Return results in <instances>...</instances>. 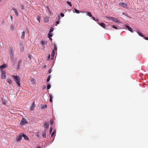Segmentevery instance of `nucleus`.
<instances>
[{
	"mask_svg": "<svg viewBox=\"0 0 148 148\" xmlns=\"http://www.w3.org/2000/svg\"><path fill=\"white\" fill-rule=\"evenodd\" d=\"M99 25H100L101 26L104 28H105L106 26L105 24L103 23H99Z\"/></svg>",
	"mask_w": 148,
	"mask_h": 148,
	"instance_id": "nucleus-18",
	"label": "nucleus"
},
{
	"mask_svg": "<svg viewBox=\"0 0 148 148\" xmlns=\"http://www.w3.org/2000/svg\"><path fill=\"white\" fill-rule=\"evenodd\" d=\"M92 18L94 20H95V18L94 17L92 16Z\"/></svg>",
	"mask_w": 148,
	"mask_h": 148,
	"instance_id": "nucleus-44",
	"label": "nucleus"
},
{
	"mask_svg": "<svg viewBox=\"0 0 148 148\" xmlns=\"http://www.w3.org/2000/svg\"><path fill=\"white\" fill-rule=\"evenodd\" d=\"M6 81L9 84H11L12 83V81L11 79L9 78H7Z\"/></svg>",
	"mask_w": 148,
	"mask_h": 148,
	"instance_id": "nucleus-17",
	"label": "nucleus"
},
{
	"mask_svg": "<svg viewBox=\"0 0 148 148\" xmlns=\"http://www.w3.org/2000/svg\"><path fill=\"white\" fill-rule=\"evenodd\" d=\"M51 85L50 84H48L47 86V89H49L51 88Z\"/></svg>",
	"mask_w": 148,
	"mask_h": 148,
	"instance_id": "nucleus-32",
	"label": "nucleus"
},
{
	"mask_svg": "<svg viewBox=\"0 0 148 148\" xmlns=\"http://www.w3.org/2000/svg\"><path fill=\"white\" fill-rule=\"evenodd\" d=\"M22 136L24 137L25 139L26 140H28V137L24 134H22Z\"/></svg>",
	"mask_w": 148,
	"mask_h": 148,
	"instance_id": "nucleus-20",
	"label": "nucleus"
},
{
	"mask_svg": "<svg viewBox=\"0 0 148 148\" xmlns=\"http://www.w3.org/2000/svg\"><path fill=\"white\" fill-rule=\"evenodd\" d=\"M56 133V131L54 130L51 134V136L53 137Z\"/></svg>",
	"mask_w": 148,
	"mask_h": 148,
	"instance_id": "nucleus-27",
	"label": "nucleus"
},
{
	"mask_svg": "<svg viewBox=\"0 0 148 148\" xmlns=\"http://www.w3.org/2000/svg\"><path fill=\"white\" fill-rule=\"evenodd\" d=\"M49 101L51 102H52V96L51 95H49Z\"/></svg>",
	"mask_w": 148,
	"mask_h": 148,
	"instance_id": "nucleus-23",
	"label": "nucleus"
},
{
	"mask_svg": "<svg viewBox=\"0 0 148 148\" xmlns=\"http://www.w3.org/2000/svg\"><path fill=\"white\" fill-rule=\"evenodd\" d=\"M1 78L2 79H5L6 78V73L4 71L1 70Z\"/></svg>",
	"mask_w": 148,
	"mask_h": 148,
	"instance_id": "nucleus-2",
	"label": "nucleus"
},
{
	"mask_svg": "<svg viewBox=\"0 0 148 148\" xmlns=\"http://www.w3.org/2000/svg\"><path fill=\"white\" fill-rule=\"evenodd\" d=\"M47 133V130H44L42 133V136L44 138H45L46 137V134Z\"/></svg>",
	"mask_w": 148,
	"mask_h": 148,
	"instance_id": "nucleus-12",
	"label": "nucleus"
},
{
	"mask_svg": "<svg viewBox=\"0 0 148 148\" xmlns=\"http://www.w3.org/2000/svg\"><path fill=\"white\" fill-rule=\"evenodd\" d=\"M4 87L5 88H7L8 86V85L7 84H6L4 86Z\"/></svg>",
	"mask_w": 148,
	"mask_h": 148,
	"instance_id": "nucleus-38",
	"label": "nucleus"
},
{
	"mask_svg": "<svg viewBox=\"0 0 148 148\" xmlns=\"http://www.w3.org/2000/svg\"><path fill=\"white\" fill-rule=\"evenodd\" d=\"M46 88V86H43V88H42V89H44V88Z\"/></svg>",
	"mask_w": 148,
	"mask_h": 148,
	"instance_id": "nucleus-43",
	"label": "nucleus"
},
{
	"mask_svg": "<svg viewBox=\"0 0 148 148\" xmlns=\"http://www.w3.org/2000/svg\"><path fill=\"white\" fill-rule=\"evenodd\" d=\"M35 106V104L34 102L32 104V105L30 107V110H33Z\"/></svg>",
	"mask_w": 148,
	"mask_h": 148,
	"instance_id": "nucleus-13",
	"label": "nucleus"
},
{
	"mask_svg": "<svg viewBox=\"0 0 148 148\" xmlns=\"http://www.w3.org/2000/svg\"><path fill=\"white\" fill-rule=\"evenodd\" d=\"M137 33L140 36H141L142 37H144L143 35L142 34V33H140V32H137Z\"/></svg>",
	"mask_w": 148,
	"mask_h": 148,
	"instance_id": "nucleus-26",
	"label": "nucleus"
},
{
	"mask_svg": "<svg viewBox=\"0 0 148 148\" xmlns=\"http://www.w3.org/2000/svg\"><path fill=\"white\" fill-rule=\"evenodd\" d=\"M48 36L49 37H51L52 36V34L49 32L48 34Z\"/></svg>",
	"mask_w": 148,
	"mask_h": 148,
	"instance_id": "nucleus-30",
	"label": "nucleus"
},
{
	"mask_svg": "<svg viewBox=\"0 0 148 148\" xmlns=\"http://www.w3.org/2000/svg\"><path fill=\"white\" fill-rule=\"evenodd\" d=\"M66 2L71 7L72 6L71 3L69 1H67Z\"/></svg>",
	"mask_w": 148,
	"mask_h": 148,
	"instance_id": "nucleus-28",
	"label": "nucleus"
},
{
	"mask_svg": "<svg viewBox=\"0 0 148 148\" xmlns=\"http://www.w3.org/2000/svg\"><path fill=\"white\" fill-rule=\"evenodd\" d=\"M12 77L13 78L14 81L16 82L18 86H20V80L19 77L17 76H15L14 75H12Z\"/></svg>",
	"mask_w": 148,
	"mask_h": 148,
	"instance_id": "nucleus-1",
	"label": "nucleus"
},
{
	"mask_svg": "<svg viewBox=\"0 0 148 148\" xmlns=\"http://www.w3.org/2000/svg\"><path fill=\"white\" fill-rule=\"evenodd\" d=\"M13 10L14 11V12L15 13L16 15V16H18V13L17 11L14 8Z\"/></svg>",
	"mask_w": 148,
	"mask_h": 148,
	"instance_id": "nucleus-19",
	"label": "nucleus"
},
{
	"mask_svg": "<svg viewBox=\"0 0 148 148\" xmlns=\"http://www.w3.org/2000/svg\"><path fill=\"white\" fill-rule=\"evenodd\" d=\"M54 55H55V51H54V50H53L52 51V52L51 54V60H53L54 59Z\"/></svg>",
	"mask_w": 148,
	"mask_h": 148,
	"instance_id": "nucleus-16",
	"label": "nucleus"
},
{
	"mask_svg": "<svg viewBox=\"0 0 148 148\" xmlns=\"http://www.w3.org/2000/svg\"><path fill=\"white\" fill-rule=\"evenodd\" d=\"M52 131V128H50V129L49 132L50 133H51Z\"/></svg>",
	"mask_w": 148,
	"mask_h": 148,
	"instance_id": "nucleus-37",
	"label": "nucleus"
},
{
	"mask_svg": "<svg viewBox=\"0 0 148 148\" xmlns=\"http://www.w3.org/2000/svg\"><path fill=\"white\" fill-rule=\"evenodd\" d=\"M40 43L42 45H45L46 43V41L42 40L40 42Z\"/></svg>",
	"mask_w": 148,
	"mask_h": 148,
	"instance_id": "nucleus-24",
	"label": "nucleus"
},
{
	"mask_svg": "<svg viewBox=\"0 0 148 148\" xmlns=\"http://www.w3.org/2000/svg\"><path fill=\"white\" fill-rule=\"evenodd\" d=\"M144 39L146 40H148V37H144Z\"/></svg>",
	"mask_w": 148,
	"mask_h": 148,
	"instance_id": "nucleus-40",
	"label": "nucleus"
},
{
	"mask_svg": "<svg viewBox=\"0 0 148 148\" xmlns=\"http://www.w3.org/2000/svg\"><path fill=\"white\" fill-rule=\"evenodd\" d=\"M22 136V133L20 134L17 137L16 140L17 141H19L21 140Z\"/></svg>",
	"mask_w": 148,
	"mask_h": 148,
	"instance_id": "nucleus-6",
	"label": "nucleus"
},
{
	"mask_svg": "<svg viewBox=\"0 0 148 148\" xmlns=\"http://www.w3.org/2000/svg\"><path fill=\"white\" fill-rule=\"evenodd\" d=\"M23 120H23V118L22 120V121H23Z\"/></svg>",
	"mask_w": 148,
	"mask_h": 148,
	"instance_id": "nucleus-49",
	"label": "nucleus"
},
{
	"mask_svg": "<svg viewBox=\"0 0 148 148\" xmlns=\"http://www.w3.org/2000/svg\"><path fill=\"white\" fill-rule=\"evenodd\" d=\"M47 106L46 104H41L40 105V109H43L47 108Z\"/></svg>",
	"mask_w": 148,
	"mask_h": 148,
	"instance_id": "nucleus-8",
	"label": "nucleus"
},
{
	"mask_svg": "<svg viewBox=\"0 0 148 148\" xmlns=\"http://www.w3.org/2000/svg\"><path fill=\"white\" fill-rule=\"evenodd\" d=\"M50 55H49L48 56V58H50Z\"/></svg>",
	"mask_w": 148,
	"mask_h": 148,
	"instance_id": "nucleus-45",
	"label": "nucleus"
},
{
	"mask_svg": "<svg viewBox=\"0 0 148 148\" xmlns=\"http://www.w3.org/2000/svg\"><path fill=\"white\" fill-rule=\"evenodd\" d=\"M86 12L87 13V15L88 16L90 17H92V15L90 12Z\"/></svg>",
	"mask_w": 148,
	"mask_h": 148,
	"instance_id": "nucleus-22",
	"label": "nucleus"
},
{
	"mask_svg": "<svg viewBox=\"0 0 148 148\" xmlns=\"http://www.w3.org/2000/svg\"><path fill=\"white\" fill-rule=\"evenodd\" d=\"M22 62V60L20 59L18 62V65H17V67L18 69L19 66L21 65V64Z\"/></svg>",
	"mask_w": 148,
	"mask_h": 148,
	"instance_id": "nucleus-9",
	"label": "nucleus"
},
{
	"mask_svg": "<svg viewBox=\"0 0 148 148\" xmlns=\"http://www.w3.org/2000/svg\"><path fill=\"white\" fill-rule=\"evenodd\" d=\"M74 10H75V12L76 13L78 14L80 12L79 11V10L76 9H75Z\"/></svg>",
	"mask_w": 148,
	"mask_h": 148,
	"instance_id": "nucleus-29",
	"label": "nucleus"
},
{
	"mask_svg": "<svg viewBox=\"0 0 148 148\" xmlns=\"http://www.w3.org/2000/svg\"><path fill=\"white\" fill-rule=\"evenodd\" d=\"M57 25L59 23V21H57L56 22Z\"/></svg>",
	"mask_w": 148,
	"mask_h": 148,
	"instance_id": "nucleus-39",
	"label": "nucleus"
},
{
	"mask_svg": "<svg viewBox=\"0 0 148 148\" xmlns=\"http://www.w3.org/2000/svg\"><path fill=\"white\" fill-rule=\"evenodd\" d=\"M54 48L55 50H57V47L56 45H54Z\"/></svg>",
	"mask_w": 148,
	"mask_h": 148,
	"instance_id": "nucleus-36",
	"label": "nucleus"
},
{
	"mask_svg": "<svg viewBox=\"0 0 148 148\" xmlns=\"http://www.w3.org/2000/svg\"><path fill=\"white\" fill-rule=\"evenodd\" d=\"M37 148H41L40 147H38Z\"/></svg>",
	"mask_w": 148,
	"mask_h": 148,
	"instance_id": "nucleus-48",
	"label": "nucleus"
},
{
	"mask_svg": "<svg viewBox=\"0 0 148 148\" xmlns=\"http://www.w3.org/2000/svg\"><path fill=\"white\" fill-rule=\"evenodd\" d=\"M28 123L27 122V121H21L20 122V124L22 125H24Z\"/></svg>",
	"mask_w": 148,
	"mask_h": 148,
	"instance_id": "nucleus-11",
	"label": "nucleus"
},
{
	"mask_svg": "<svg viewBox=\"0 0 148 148\" xmlns=\"http://www.w3.org/2000/svg\"><path fill=\"white\" fill-rule=\"evenodd\" d=\"M119 5L122 6L123 8H127V5L125 3H120L119 4Z\"/></svg>",
	"mask_w": 148,
	"mask_h": 148,
	"instance_id": "nucleus-5",
	"label": "nucleus"
},
{
	"mask_svg": "<svg viewBox=\"0 0 148 148\" xmlns=\"http://www.w3.org/2000/svg\"><path fill=\"white\" fill-rule=\"evenodd\" d=\"M54 29H53V28H51L50 30V31H49V32L50 33H51V32H52L53 30Z\"/></svg>",
	"mask_w": 148,
	"mask_h": 148,
	"instance_id": "nucleus-33",
	"label": "nucleus"
},
{
	"mask_svg": "<svg viewBox=\"0 0 148 148\" xmlns=\"http://www.w3.org/2000/svg\"><path fill=\"white\" fill-rule=\"evenodd\" d=\"M10 17H11V18L12 19L13 18V17H12V16H10Z\"/></svg>",
	"mask_w": 148,
	"mask_h": 148,
	"instance_id": "nucleus-46",
	"label": "nucleus"
},
{
	"mask_svg": "<svg viewBox=\"0 0 148 148\" xmlns=\"http://www.w3.org/2000/svg\"><path fill=\"white\" fill-rule=\"evenodd\" d=\"M1 0H0V2L1 1Z\"/></svg>",
	"mask_w": 148,
	"mask_h": 148,
	"instance_id": "nucleus-52",
	"label": "nucleus"
},
{
	"mask_svg": "<svg viewBox=\"0 0 148 148\" xmlns=\"http://www.w3.org/2000/svg\"><path fill=\"white\" fill-rule=\"evenodd\" d=\"M123 14H124V13H123Z\"/></svg>",
	"mask_w": 148,
	"mask_h": 148,
	"instance_id": "nucleus-50",
	"label": "nucleus"
},
{
	"mask_svg": "<svg viewBox=\"0 0 148 148\" xmlns=\"http://www.w3.org/2000/svg\"><path fill=\"white\" fill-rule=\"evenodd\" d=\"M10 54V56L12 58H13L14 56V51L12 49H10L9 51Z\"/></svg>",
	"mask_w": 148,
	"mask_h": 148,
	"instance_id": "nucleus-7",
	"label": "nucleus"
},
{
	"mask_svg": "<svg viewBox=\"0 0 148 148\" xmlns=\"http://www.w3.org/2000/svg\"><path fill=\"white\" fill-rule=\"evenodd\" d=\"M53 121H51V125H52L53 123Z\"/></svg>",
	"mask_w": 148,
	"mask_h": 148,
	"instance_id": "nucleus-41",
	"label": "nucleus"
},
{
	"mask_svg": "<svg viewBox=\"0 0 148 148\" xmlns=\"http://www.w3.org/2000/svg\"><path fill=\"white\" fill-rule=\"evenodd\" d=\"M50 18L49 17L47 16L45 17L44 20V21L46 22H48L49 21Z\"/></svg>",
	"mask_w": 148,
	"mask_h": 148,
	"instance_id": "nucleus-14",
	"label": "nucleus"
},
{
	"mask_svg": "<svg viewBox=\"0 0 148 148\" xmlns=\"http://www.w3.org/2000/svg\"><path fill=\"white\" fill-rule=\"evenodd\" d=\"M112 27L116 29H118V28H117V27H116V26H114V25H112Z\"/></svg>",
	"mask_w": 148,
	"mask_h": 148,
	"instance_id": "nucleus-34",
	"label": "nucleus"
},
{
	"mask_svg": "<svg viewBox=\"0 0 148 148\" xmlns=\"http://www.w3.org/2000/svg\"><path fill=\"white\" fill-rule=\"evenodd\" d=\"M50 79V75H49L48 76V77L47 79V82H48L49 81Z\"/></svg>",
	"mask_w": 148,
	"mask_h": 148,
	"instance_id": "nucleus-25",
	"label": "nucleus"
},
{
	"mask_svg": "<svg viewBox=\"0 0 148 148\" xmlns=\"http://www.w3.org/2000/svg\"><path fill=\"white\" fill-rule=\"evenodd\" d=\"M49 122H43V125L44 126V128H45V130H47L49 127Z\"/></svg>",
	"mask_w": 148,
	"mask_h": 148,
	"instance_id": "nucleus-3",
	"label": "nucleus"
},
{
	"mask_svg": "<svg viewBox=\"0 0 148 148\" xmlns=\"http://www.w3.org/2000/svg\"><path fill=\"white\" fill-rule=\"evenodd\" d=\"M25 31L24 30V31L22 33V35L21 36V38H23L25 37Z\"/></svg>",
	"mask_w": 148,
	"mask_h": 148,
	"instance_id": "nucleus-21",
	"label": "nucleus"
},
{
	"mask_svg": "<svg viewBox=\"0 0 148 148\" xmlns=\"http://www.w3.org/2000/svg\"><path fill=\"white\" fill-rule=\"evenodd\" d=\"M37 19H38V20H39L38 19V18H37Z\"/></svg>",
	"mask_w": 148,
	"mask_h": 148,
	"instance_id": "nucleus-51",
	"label": "nucleus"
},
{
	"mask_svg": "<svg viewBox=\"0 0 148 148\" xmlns=\"http://www.w3.org/2000/svg\"><path fill=\"white\" fill-rule=\"evenodd\" d=\"M30 81L32 82L33 84H34L35 82V80L34 79H30Z\"/></svg>",
	"mask_w": 148,
	"mask_h": 148,
	"instance_id": "nucleus-31",
	"label": "nucleus"
},
{
	"mask_svg": "<svg viewBox=\"0 0 148 148\" xmlns=\"http://www.w3.org/2000/svg\"><path fill=\"white\" fill-rule=\"evenodd\" d=\"M111 20L113 21H114L118 23H121L120 21L118 20V18H116L114 17H109V18Z\"/></svg>",
	"mask_w": 148,
	"mask_h": 148,
	"instance_id": "nucleus-4",
	"label": "nucleus"
},
{
	"mask_svg": "<svg viewBox=\"0 0 148 148\" xmlns=\"http://www.w3.org/2000/svg\"><path fill=\"white\" fill-rule=\"evenodd\" d=\"M49 39L51 40H52V38H51L50 37H49Z\"/></svg>",
	"mask_w": 148,
	"mask_h": 148,
	"instance_id": "nucleus-47",
	"label": "nucleus"
},
{
	"mask_svg": "<svg viewBox=\"0 0 148 148\" xmlns=\"http://www.w3.org/2000/svg\"><path fill=\"white\" fill-rule=\"evenodd\" d=\"M60 15L61 17H63L64 16V14L62 13H61L60 14Z\"/></svg>",
	"mask_w": 148,
	"mask_h": 148,
	"instance_id": "nucleus-35",
	"label": "nucleus"
},
{
	"mask_svg": "<svg viewBox=\"0 0 148 148\" xmlns=\"http://www.w3.org/2000/svg\"><path fill=\"white\" fill-rule=\"evenodd\" d=\"M7 67V65L6 64H3L0 66V69H4L6 68Z\"/></svg>",
	"mask_w": 148,
	"mask_h": 148,
	"instance_id": "nucleus-15",
	"label": "nucleus"
},
{
	"mask_svg": "<svg viewBox=\"0 0 148 148\" xmlns=\"http://www.w3.org/2000/svg\"><path fill=\"white\" fill-rule=\"evenodd\" d=\"M126 28H127L129 31H130L131 32L133 33V31L132 30V29L131 27H129L128 26L126 25Z\"/></svg>",
	"mask_w": 148,
	"mask_h": 148,
	"instance_id": "nucleus-10",
	"label": "nucleus"
},
{
	"mask_svg": "<svg viewBox=\"0 0 148 148\" xmlns=\"http://www.w3.org/2000/svg\"><path fill=\"white\" fill-rule=\"evenodd\" d=\"M60 17L59 15L58 16V20H59L60 19Z\"/></svg>",
	"mask_w": 148,
	"mask_h": 148,
	"instance_id": "nucleus-42",
	"label": "nucleus"
}]
</instances>
